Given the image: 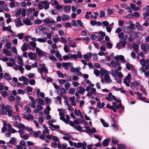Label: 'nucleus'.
Wrapping results in <instances>:
<instances>
[{
    "label": "nucleus",
    "instance_id": "4c0bfd02",
    "mask_svg": "<svg viewBox=\"0 0 149 149\" xmlns=\"http://www.w3.org/2000/svg\"><path fill=\"white\" fill-rule=\"evenodd\" d=\"M100 18H101L102 17H104L105 16V13L103 11L100 10Z\"/></svg>",
    "mask_w": 149,
    "mask_h": 149
},
{
    "label": "nucleus",
    "instance_id": "13d9d810",
    "mask_svg": "<svg viewBox=\"0 0 149 149\" xmlns=\"http://www.w3.org/2000/svg\"><path fill=\"white\" fill-rule=\"evenodd\" d=\"M131 88H132V89H134L136 88L135 84L134 83L131 82Z\"/></svg>",
    "mask_w": 149,
    "mask_h": 149
},
{
    "label": "nucleus",
    "instance_id": "e2e57ef3",
    "mask_svg": "<svg viewBox=\"0 0 149 149\" xmlns=\"http://www.w3.org/2000/svg\"><path fill=\"white\" fill-rule=\"evenodd\" d=\"M112 119V122L111 123L112 125H114L116 124V120L114 118H111Z\"/></svg>",
    "mask_w": 149,
    "mask_h": 149
},
{
    "label": "nucleus",
    "instance_id": "7ed1b4c3",
    "mask_svg": "<svg viewBox=\"0 0 149 149\" xmlns=\"http://www.w3.org/2000/svg\"><path fill=\"white\" fill-rule=\"evenodd\" d=\"M109 72H107V73L105 74L104 77L105 81L107 83L111 82V80L110 79V77L109 76Z\"/></svg>",
    "mask_w": 149,
    "mask_h": 149
},
{
    "label": "nucleus",
    "instance_id": "bf43d9fd",
    "mask_svg": "<svg viewBox=\"0 0 149 149\" xmlns=\"http://www.w3.org/2000/svg\"><path fill=\"white\" fill-rule=\"evenodd\" d=\"M133 47L134 48L133 50H135V49H138L139 46L137 44L134 43L133 45Z\"/></svg>",
    "mask_w": 149,
    "mask_h": 149
},
{
    "label": "nucleus",
    "instance_id": "f03ea898",
    "mask_svg": "<svg viewBox=\"0 0 149 149\" xmlns=\"http://www.w3.org/2000/svg\"><path fill=\"white\" fill-rule=\"evenodd\" d=\"M28 54L29 57V59L31 60H34L37 57L36 54L35 53L33 54L32 52H30L28 53Z\"/></svg>",
    "mask_w": 149,
    "mask_h": 149
},
{
    "label": "nucleus",
    "instance_id": "1a4fd4ad",
    "mask_svg": "<svg viewBox=\"0 0 149 149\" xmlns=\"http://www.w3.org/2000/svg\"><path fill=\"white\" fill-rule=\"evenodd\" d=\"M112 88L117 91H120L122 93H125L126 91H125L123 90L122 88H118L115 86L113 87Z\"/></svg>",
    "mask_w": 149,
    "mask_h": 149
},
{
    "label": "nucleus",
    "instance_id": "3c124183",
    "mask_svg": "<svg viewBox=\"0 0 149 149\" xmlns=\"http://www.w3.org/2000/svg\"><path fill=\"white\" fill-rule=\"evenodd\" d=\"M15 98L14 96L11 95L10 96L8 99L9 101L12 102L14 100Z\"/></svg>",
    "mask_w": 149,
    "mask_h": 149
},
{
    "label": "nucleus",
    "instance_id": "e433bc0d",
    "mask_svg": "<svg viewBox=\"0 0 149 149\" xmlns=\"http://www.w3.org/2000/svg\"><path fill=\"white\" fill-rule=\"evenodd\" d=\"M131 78V74L130 73H128L127 76L124 79H125L127 81H130V80Z\"/></svg>",
    "mask_w": 149,
    "mask_h": 149
},
{
    "label": "nucleus",
    "instance_id": "6ab92c4d",
    "mask_svg": "<svg viewBox=\"0 0 149 149\" xmlns=\"http://www.w3.org/2000/svg\"><path fill=\"white\" fill-rule=\"evenodd\" d=\"M56 55L57 58L60 61H61L63 60V59L61 57V56L60 54V53L59 52L57 51L56 54Z\"/></svg>",
    "mask_w": 149,
    "mask_h": 149
},
{
    "label": "nucleus",
    "instance_id": "de8ad7c7",
    "mask_svg": "<svg viewBox=\"0 0 149 149\" xmlns=\"http://www.w3.org/2000/svg\"><path fill=\"white\" fill-rule=\"evenodd\" d=\"M133 16L136 18H139L140 17V14L137 12H135L133 13Z\"/></svg>",
    "mask_w": 149,
    "mask_h": 149
},
{
    "label": "nucleus",
    "instance_id": "69168bd1",
    "mask_svg": "<svg viewBox=\"0 0 149 149\" xmlns=\"http://www.w3.org/2000/svg\"><path fill=\"white\" fill-rule=\"evenodd\" d=\"M19 127L22 129L23 130H25L26 129V127L25 125L21 123H20L19 124Z\"/></svg>",
    "mask_w": 149,
    "mask_h": 149
},
{
    "label": "nucleus",
    "instance_id": "864d4df0",
    "mask_svg": "<svg viewBox=\"0 0 149 149\" xmlns=\"http://www.w3.org/2000/svg\"><path fill=\"white\" fill-rule=\"evenodd\" d=\"M58 81L61 84H65L67 81V80L65 79H59Z\"/></svg>",
    "mask_w": 149,
    "mask_h": 149
},
{
    "label": "nucleus",
    "instance_id": "b1692460",
    "mask_svg": "<svg viewBox=\"0 0 149 149\" xmlns=\"http://www.w3.org/2000/svg\"><path fill=\"white\" fill-rule=\"evenodd\" d=\"M71 10V6H65L64 7V11L67 13L70 12Z\"/></svg>",
    "mask_w": 149,
    "mask_h": 149
},
{
    "label": "nucleus",
    "instance_id": "dca6fc26",
    "mask_svg": "<svg viewBox=\"0 0 149 149\" xmlns=\"http://www.w3.org/2000/svg\"><path fill=\"white\" fill-rule=\"evenodd\" d=\"M3 77L4 79L8 80H10L11 79V78L9 74L7 73H4Z\"/></svg>",
    "mask_w": 149,
    "mask_h": 149
},
{
    "label": "nucleus",
    "instance_id": "8fccbe9b",
    "mask_svg": "<svg viewBox=\"0 0 149 149\" xmlns=\"http://www.w3.org/2000/svg\"><path fill=\"white\" fill-rule=\"evenodd\" d=\"M49 58L51 60H52L53 61H57V60L56 59L55 56H51L49 57Z\"/></svg>",
    "mask_w": 149,
    "mask_h": 149
},
{
    "label": "nucleus",
    "instance_id": "393cba45",
    "mask_svg": "<svg viewBox=\"0 0 149 149\" xmlns=\"http://www.w3.org/2000/svg\"><path fill=\"white\" fill-rule=\"evenodd\" d=\"M118 70L117 69H116L115 70H112L111 72V74L113 76H116L118 74Z\"/></svg>",
    "mask_w": 149,
    "mask_h": 149
},
{
    "label": "nucleus",
    "instance_id": "c85d7f7f",
    "mask_svg": "<svg viewBox=\"0 0 149 149\" xmlns=\"http://www.w3.org/2000/svg\"><path fill=\"white\" fill-rule=\"evenodd\" d=\"M94 73L97 76H99L100 74V71L98 70L95 69L94 70Z\"/></svg>",
    "mask_w": 149,
    "mask_h": 149
},
{
    "label": "nucleus",
    "instance_id": "ea45409f",
    "mask_svg": "<svg viewBox=\"0 0 149 149\" xmlns=\"http://www.w3.org/2000/svg\"><path fill=\"white\" fill-rule=\"evenodd\" d=\"M41 68L45 73H47L48 72V69L46 67H42Z\"/></svg>",
    "mask_w": 149,
    "mask_h": 149
},
{
    "label": "nucleus",
    "instance_id": "f8f14e48",
    "mask_svg": "<svg viewBox=\"0 0 149 149\" xmlns=\"http://www.w3.org/2000/svg\"><path fill=\"white\" fill-rule=\"evenodd\" d=\"M107 72H109L107 70L104 69V68H101L100 70V73L101 74L100 77H101V76H103L104 74H106L107 73Z\"/></svg>",
    "mask_w": 149,
    "mask_h": 149
},
{
    "label": "nucleus",
    "instance_id": "338daca9",
    "mask_svg": "<svg viewBox=\"0 0 149 149\" xmlns=\"http://www.w3.org/2000/svg\"><path fill=\"white\" fill-rule=\"evenodd\" d=\"M97 36L95 34H91V35L90 38H91L94 40L97 38Z\"/></svg>",
    "mask_w": 149,
    "mask_h": 149
},
{
    "label": "nucleus",
    "instance_id": "79ce46f5",
    "mask_svg": "<svg viewBox=\"0 0 149 149\" xmlns=\"http://www.w3.org/2000/svg\"><path fill=\"white\" fill-rule=\"evenodd\" d=\"M19 144L22 146H25L26 145V142L22 140L19 142Z\"/></svg>",
    "mask_w": 149,
    "mask_h": 149
},
{
    "label": "nucleus",
    "instance_id": "49530a36",
    "mask_svg": "<svg viewBox=\"0 0 149 149\" xmlns=\"http://www.w3.org/2000/svg\"><path fill=\"white\" fill-rule=\"evenodd\" d=\"M69 47L68 45H64V51L66 52H69Z\"/></svg>",
    "mask_w": 149,
    "mask_h": 149
},
{
    "label": "nucleus",
    "instance_id": "2eb2a0df",
    "mask_svg": "<svg viewBox=\"0 0 149 149\" xmlns=\"http://www.w3.org/2000/svg\"><path fill=\"white\" fill-rule=\"evenodd\" d=\"M111 141L112 143L114 144H117L119 143L118 140L113 137H112Z\"/></svg>",
    "mask_w": 149,
    "mask_h": 149
},
{
    "label": "nucleus",
    "instance_id": "4be33fe9",
    "mask_svg": "<svg viewBox=\"0 0 149 149\" xmlns=\"http://www.w3.org/2000/svg\"><path fill=\"white\" fill-rule=\"evenodd\" d=\"M70 17L67 15H63L62 20L63 21H65L69 19Z\"/></svg>",
    "mask_w": 149,
    "mask_h": 149
},
{
    "label": "nucleus",
    "instance_id": "a878e982",
    "mask_svg": "<svg viewBox=\"0 0 149 149\" xmlns=\"http://www.w3.org/2000/svg\"><path fill=\"white\" fill-rule=\"evenodd\" d=\"M70 64L69 63H63L62 64V65L63 67H65L66 70H67L68 68V65Z\"/></svg>",
    "mask_w": 149,
    "mask_h": 149
},
{
    "label": "nucleus",
    "instance_id": "37998d69",
    "mask_svg": "<svg viewBox=\"0 0 149 149\" xmlns=\"http://www.w3.org/2000/svg\"><path fill=\"white\" fill-rule=\"evenodd\" d=\"M33 117L32 115L31 114H28L27 116V120H33Z\"/></svg>",
    "mask_w": 149,
    "mask_h": 149
},
{
    "label": "nucleus",
    "instance_id": "6e6552de",
    "mask_svg": "<svg viewBox=\"0 0 149 149\" xmlns=\"http://www.w3.org/2000/svg\"><path fill=\"white\" fill-rule=\"evenodd\" d=\"M10 107L8 105H6L5 107V111H2V114L3 115H5L7 114V112H8V111L10 110Z\"/></svg>",
    "mask_w": 149,
    "mask_h": 149
},
{
    "label": "nucleus",
    "instance_id": "09e8293b",
    "mask_svg": "<svg viewBox=\"0 0 149 149\" xmlns=\"http://www.w3.org/2000/svg\"><path fill=\"white\" fill-rule=\"evenodd\" d=\"M66 119H65V123L67 124H68V122H69L70 117L68 115H66Z\"/></svg>",
    "mask_w": 149,
    "mask_h": 149
},
{
    "label": "nucleus",
    "instance_id": "a19ab883",
    "mask_svg": "<svg viewBox=\"0 0 149 149\" xmlns=\"http://www.w3.org/2000/svg\"><path fill=\"white\" fill-rule=\"evenodd\" d=\"M82 145L81 148V149H86V146H87V143L86 142L84 141L83 143H82Z\"/></svg>",
    "mask_w": 149,
    "mask_h": 149
},
{
    "label": "nucleus",
    "instance_id": "c756f323",
    "mask_svg": "<svg viewBox=\"0 0 149 149\" xmlns=\"http://www.w3.org/2000/svg\"><path fill=\"white\" fill-rule=\"evenodd\" d=\"M56 73L58 76L59 77H61V78H63L64 77V75L63 73L59 71H58L56 72Z\"/></svg>",
    "mask_w": 149,
    "mask_h": 149
},
{
    "label": "nucleus",
    "instance_id": "a211bd4d",
    "mask_svg": "<svg viewBox=\"0 0 149 149\" xmlns=\"http://www.w3.org/2000/svg\"><path fill=\"white\" fill-rule=\"evenodd\" d=\"M28 45L24 44L22 47L21 50L22 52H25L28 49Z\"/></svg>",
    "mask_w": 149,
    "mask_h": 149
},
{
    "label": "nucleus",
    "instance_id": "c03bdc74",
    "mask_svg": "<svg viewBox=\"0 0 149 149\" xmlns=\"http://www.w3.org/2000/svg\"><path fill=\"white\" fill-rule=\"evenodd\" d=\"M34 23L35 24H41L42 23V20H41L39 19H37L36 21H34Z\"/></svg>",
    "mask_w": 149,
    "mask_h": 149
},
{
    "label": "nucleus",
    "instance_id": "cd10ccee",
    "mask_svg": "<svg viewBox=\"0 0 149 149\" xmlns=\"http://www.w3.org/2000/svg\"><path fill=\"white\" fill-rule=\"evenodd\" d=\"M141 49L144 52H146L147 49H146V45L144 43H142L141 45Z\"/></svg>",
    "mask_w": 149,
    "mask_h": 149
},
{
    "label": "nucleus",
    "instance_id": "20e7f679",
    "mask_svg": "<svg viewBox=\"0 0 149 149\" xmlns=\"http://www.w3.org/2000/svg\"><path fill=\"white\" fill-rule=\"evenodd\" d=\"M110 141V139L109 138L106 139H104L103 141L102 142V145L105 146L107 147L109 144V142Z\"/></svg>",
    "mask_w": 149,
    "mask_h": 149
},
{
    "label": "nucleus",
    "instance_id": "9b49d317",
    "mask_svg": "<svg viewBox=\"0 0 149 149\" xmlns=\"http://www.w3.org/2000/svg\"><path fill=\"white\" fill-rule=\"evenodd\" d=\"M112 104L114 106V108H116L117 109H119L121 106V103H120L118 105L115 102H113Z\"/></svg>",
    "mask_w": 149,
    "mask_h": 149
},
{
    "label": "nucleus",
    "instance_id": "f257e3e1",
    "mask_svg": "<svg viewBox=\"0 0 149 149\" xmlns=\"http://www.w3.org/2000/svg\"><path fill=\"white\" fill-rule=\"evenodd\" d=\"M43 22L45 24H49L52 23L53 24H55L56 22L54 20H52V18H47L43 20Z\"/></svg>",
    "mask_w": 149,
    "mask_h": 149
},
{
    "label": "nucleus",
    "instance_id": "9d476101",
    "mask_svg": "<svg viewBox=\"0 0 149 149\" xmlns=\"http://www.w3.org/2000/svg\"><path fill=\"white\" fill-rule=\"evenodd\" d=\"M126 67L128 70H130L131 69H133L134 68L133 65L128 62L126 63Z\"/></svg>",
    "mask_w": 149,
    "mask_h": 149
},
{
    "label": "nucleus",
    "instance_id": "423d86ee",
    "mask_svg": "<svg viewBox=\"0 0 149 149\" xmlns=\"http://www.w3.org/2000/svg\"><path fill=\"white\" fill-rule=\"evenodd\" d=\"M85 91L84 87L81 86L77 88V92L75 93H84Z\"/></svg>",
    "mask_w": 149,
    "mask_h": 149
},
{
    "label": "nucleus",
    "instance_id": "4468645a",
    "mask_svg": "<svg viewBox=\"0 0 149 149\" xmlns=\"http://www.w3.org/2000/svg\"><path fill=\"white\" fill-rule=\"evenodd\" d=\"M112 94H108V97H107L106 98V99L109 101H112L113 100V97L112 96L113 95H112Z\"/></svg>",
    "mask_w": 149,
    "mask_h": 149
},
{
    "label": "nucleus",
    "instance_id": "0eeeda50",
    "mask_svg": "<svg viewBox=\"0 0 149 149\" xmlns=\"http://www.w3.org/2000/svg\"><path fill=\"white\" fill-rule=\"evenodd\" d=\"M36 54H37L39 56H42L45 52L40 50L39 48L36 47Z\"/></svg>",
    "mask_w": 149,
    "mask_h": 149
},
{
    "label": "nucleus",
    "instance_id": "473e14b6",
    "mask_svg": "<svg viewBox=\"0 0 149 149\" xmlns=\"http://www.w3.org/2000/svg\"><path fill=\"white\" fill-rule=\"evenodd\" d=\"M143 15L144 19L146 18L147 17H149V11H147L146 12L143 13Z\"/></svg>",
    "mask_w": 149,
    "mask_h": 149
},
{
    "label": "nucleus",
    "instance_id": "39448f33",
    "mask_svg": "<svg viewBox=\"0 0 149 149\" xmlns=\"http://www.w3.org/2000/svg\"><path fill=\"white\" fill-rule=\"evenodd\" d=\"M40 3L42 4H44V8L45 10L49 8V3L47 1H40Z\"/></svg>",
    "mask_w": 149,
    "mask_h": 149
},
{
    "label": "nucleus",
    "instance_id": "7c9ffc66",
    "mask_svg": "<svg viewBox=\"0 0 149 149\" xmlns=\"http://www.w3.org/2000/svg\"><path fill=\"white\" fill-rule=\"evenodd\" d=\"M137 95L138 96V97L141 100L143 101H144L145 100V97H143L142 96V94H137Z\"/></svg>",
    "mask_w": 149,
    "mask_h": 149
},
{
    "label": "nucleus",
    "instance_id": "2f4dec72",
    "mask_svg": "<svg viewBox=\"0 0 149 149\" xmlns=\"http://www.w3.org/2000/svg\"><path fill=\"white\" fill-rule=\"evenodd\" d=\"M11 139L10 140V141L9 142V143L12 144H14L16 141L15 138V137H13L11 138Z\"/></svg>",
    "mask_w": 149,
    "mask_h": 149
},
{
    "label": "nucleus",
    "instance_id": "5701e85b",
    "mask_svg": "<svg viewBox=\"0 0 149 149\" xmlns=\"http://www.w3.org/2000/svg\"><path fill=\"white\" fill-rule=\"evenodd\" d=\"M136 27L138 30H141L143 29L142 26L139 23L136 22Z\"/></svg>",
    "mask_w": 149,
    "mask_h": 149
},
{
    "label": "nucleus",
    "instance_id": "72a5a7b5",
    "mask_svg": "<svg viewBox=\"0 0 149 149\" xmlns=\"http://www.w3.org/2000/svg\"><path fill=\"white\" fill-rule=\"evenodd\" d=\"M30 45L33 48H35L36 47V44L35 42L31 41L30 42Z\"/></svg>",
    "mask_w": 149,
    "mask_h": 149
},
{
    "label": "nucleus",
    "instance_id": "f3484780",
    "mask_svg": "<svg viewBox=\"0 0 149 149\" xmlns=\"http://www.w3.org/2000/svg\"><path fill=\"white\" fill-rule=\"evenodd\" d=\"M23 23L26 24V25H31L32 22L29 19H26L25 20L23 21Z\"/></svg>",
    "mask_w": 149,
    "mask_h": 149
},
{
    "label": "nucleus",
    "instance_id": "bb28decb",
    "mask_svg": "<svg viewBox=\"0 0 149 149\" xmlns=\"http://www.w3.org/2000/svg\"><path fill=\"white\" fill-rule=\"evenodd\" d=\"M47 38L45 37L42 38H38V42H46Z\"/></svg>",
    "mask_w": 149,
    "mask_h": 149
},
{
    "label": "nucleus",
    "instance_id": "f704fd0d",
    "mask_svg": "<svg viewBox=\"0 0 149 149\" xmlns=\"http://www.w3.org/2000/svg\"><path fill=\"white\" fill-rule=\"evenodd\" d=\"M17 66H18V69L22 73H23L24 72V68L21 66L17 65Z\"/></svg>",
    "mask_w": 149,
    "mask_h": 149
},
{
    "label": "nucleus",
    "instance_id": "603ef678",
    "mask_svg": "<svg viewBox=\"0 0 149 149\" xmlns=\"http://www.w3.org/2000/svg\"><path fill=\"white\" fill-rule=\"evenodd\" d=\"M133 17V14H129L128 15L125 16V17L127 19H131Z\"/></svg>",
    "mask_w": 149,
    "mask_h": 149
},
{
    "label": "nucleus",
    "instance_id": "aec40b11",
    "mask_svg": "<svg viewBox=\"0 0 149 149\" xmlns=\"http://www.w3.org/2000/svg\"><path fill=\"white\" fill-rule=\"evenodd\" d=\"M71 54H68L67 55H64L63 56V58L64 60H66L69 59H71Z\"/></svg>",
    "mask_w": 149,
    "mask_h": 149
},
{
    "label": "nucleus",
    "instance_id": "a18cd8bd",
    "mask_svg": "<svg viewBox=\"0 0 149 149\" xmlns=\"http://www.w3.org/2000/svg\"><path fill=\"white\" fill-rule=\"evenodd\" d=\"M112 97H113V99L115 101L119 103H121V100L119 98H116L115 96H112Z\"/></svg>",
    "mask_w": 149,
    "mask_h": 149
},
{
    "label": "nucleus",
    "instance_id": "6e6d98bb",
    "mask_svg": "<svg viewBox=\"0 0 149 149\" xmlns=\"http://www.w3.org/2000/svg\"><path fill=\"white\" fill-rule=\"evenodd\" d=\"M42 133L43 134L49 133V130L47 127H46L45 129L42 131Z\"/></svg>",
    "mask_w": 149,
    "mask_h": 149
},
{
    "label": "nucleus",
    "instance_id": "4d7b16f0",
    "mask_svg": "<svg viewBox=\"0 0 149 149\" xmlns=\"http://www.w3.org/2000/svg\"><path fill=\"white\" fill-rule=\"evenodd\" d=\"M78 70V69L77 68H75L74 67L72 68L71 69V71L73 72H77Z\"/></svg>",
    "mask_w": 149,
    "mask_h": 149
},
{
    "label": "nucleus",
    "instance_id": "774afa93",
    "mask_svg": "<svg viewBox=\"0 0 149 149\" xmlns=\"http://www.w3.org/2000/svg\"><path fill=\"white\" fill-rule=\"evenodd\" d=\"M107 46H108V48L109 49H111L112 48L113 45L111 43L108 42L107 43Z\"/></svg>",
    "mask_w": 149,
    "mask_h": 149
},
{
    "label": "nucleus",
    "instance_id": "c9c22d12",
    "mask_svg": "<svg viewBox=\"0 0 149 149\" xmlns=\"http://www.w3.org/2000/svg\"><path fill=\"white\" fill-rule=\"evenodd\" d=\"M111 126L113 127V129L115 131H116L118 130V126L117 124H116L114 125H111Z\"/></svg>",
    "mask_w": 149,
    "mask_h": 149
},
{
    "label": "nucleus",
    "instance_id": "680f3d73",
    "mask_svg": "<svg viewBox=\"0 0 149 149\" xmlns=\"http://www.w3.org/2000/svg\"><path fill=\"white\" fill-rule=\"evenodd\" d=\"M119 58L121 61L125 62L126 61L124 58V56L123 55H120L119 56Z\"/></svg>",
    "mask_w": 149,
    "mask_h": 149
},
{
    "label": "nucleus",
    "instance_id": "052dcab7",
    "mask_svg": "<svg viewBox=\"0 0 149 149\" xmlns=\"http://www.w3.org/2000/svg\"><path fill=\"white\" fill-rule=\"evenodd\" d=\"M38 104L41 105H43L44 102L43 100L41 98H39L38 99Z\"/></svg>",
    "mask_w": 149,
    "mask_h": 149
},
{
    "label": "nucleus",
    "instance_id": "ddd939ff",
    "mask_svg": "<svg viewBox=\"0 0 149 149\" xmlns=\"http://www.w3.org/2000/svg\"><path fill=\"white\" fill-rule=\"evenodd\" d=\"M17 24H16V26L17 27H19V26H22L23 25V24L21 20L20 19V18H17Z\"/></svg>",
    "mask_w": 149,
    "mask_h": 149
},
{
    "label": "nucleus",
    "instance_id": "0e129e2a",
    "mask_svg": "<svg viewBox=\"0 0 149 149\" xmlns=\"http://www.w3.org/2000/svg\"><path fill=\"white\" fill-rule=\"evenodd\" d=\"M7 49H9L11 46V44L9 42H8L5 45Z\"/></svg>",
    "mask_w": 149,
    "mask_h": 149
},
{
    "label": "nucleus",
    "instance_id": "5fc2aeb1",
    "mask_svg": "<svg viewBox=\"0 0 149 149\" xmlns=\"http://www.w3.org/2000/svg\"><path fill=\"white\" fill-rule=\"evenodd\" d=\"M12 49L13 53H15L16 54L17 53L16 48L15 47H12Z\"/></svg>",
    "mask_w": 149,
    "mask_h": 149
},
{
    "label": "nucleus",
    "instance_id": "58836bf2",
    "mask_svg": "<svg viewBox=\"0 0 149 149\" xmlns=\"http://www.w3.org/2000/svg\"><path fill=\"white\" fill-rule=\"evenodd\" d=\"M2 8L3 10L6 11L8 12L10 11V10L8 8L7 5L6 4L2 6Z\"/></svg>",
    "mask_w": 149,
    "mask_h": 149
},
{
    "label": "nucleus",
    "instance_id": "412c9836",
    "mask_svg": "<svg viewBox=\"0 0 149 149\" xmlns=\"http://www.w3.org/2000/svg\"><path fill=\"white\" fill-rule=\"evenodd\" d=\"M118 147L117 149H125L126 147L125 145L122 144H118L117 145Z\"/></svg>",
    "mask_w": 149,
    "mask_h": 149
}]
</instances>
